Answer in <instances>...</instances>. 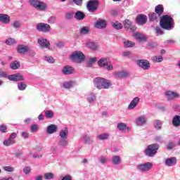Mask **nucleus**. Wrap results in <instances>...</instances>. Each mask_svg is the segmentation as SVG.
<instances>
[{
  "label": "nucleus",
  "mask_w": 180,
  "mask_h": 180,
  "mask_svg": "<svg viewBox=\"0 0 180 180\" xmlns=\"http://www.w3.org/2000/svg\"><path fill=\"white\" fill-rule=\"evenodd\" d=\"M94 84L97 89H109L112 86V82L103 77H96Z\"/></svg>",
  "instance_id": "obj_1"
},
{
  "label": "nucleus",
  "mask_w": 180,
  "mask_h": 180,
  "mask_svg": "<svg viewBox=\"0 0 180 180\" xmlns=\"http://www.w3.org/2000/svg\"><path fill=\"white\" fill-rule=\"evenodd\" d=\"M173 23L174 19H172V17L168 15H162L160 22V27H162V29H165V30H171L174 26Z\"/></svg>",
  "instance_id": "obj_2"
},
{
  "label": "nucleus",
  "mask_w": 180,
  "mask_h": 180,
  "mask_svg": "<svg viewBox=\"0 0 180 180\" xmlns=\"http://www.w3.org/2000/svg\"><path fill=\"white\" fill-rule=\"evenodd\" d=\"M160 145H158V143H153L148 145V147L145 149V155H146L147 157H154L155 154H157Z\"/></svg>",
  "instance_id": "obj_3"
},
{
  "label": "nucleus",
  "mask_w": 180,
  "mask_h": 180,
  "mask_svg": "<svg viewBox=\"0 0 180 180\" xmlns=\"http://www.w3.org/2000/svg\"><path fill=\"white\" fill-rule=\"evenodd\" d=\"M98 64L101 68H104L107 71H112L113 70V65L109 58H102L98 61Z\"/></svg>",
  "instance_id": "obj_4"
},
{
  "label": "nucleus",
  "mask_w": 180,
  "mask_h": 180,
  "mask_svg": "<svg viewBox=\"0 0 180 180\" xmlns=\"http://www.w3.org/2000/svg\"><path fill=\"white\" fill-rule=\"evenodd\" d=\"M30 3L38 11H46L47 9V4L44 3V1H41L40 0H30Z\"/></svg>",
  "instance_id": "obj_5"
},
{
  "label": "nucleus",
  "mask_w": 180,
  "mask_h": 180,
  "mask_svg": "<svg viewBox=\"0 0 180 180\" xmlns=\"http://www.w3.org/2000/svg\"><path fill=\"white\" fill-rule=\"evenodd\" d=\"M70 58L75 63L81 64L85 60V55L81 51H75L70 55Z\"/></svg>",
  "instance_id": "obj_6"
},
{
  "label": "nucleus",
  "mask_w": 180,
  "mask_h": 180,
  "mask_svg": "<svg viewBox=\"0 0 180 180\" xmlns=\"http://www.w3.org/2000/svg\"><path fill=\"white\" fill-rule=\"evenodd\" d=\"M99 6V2L97 0H90L87 2L86 8L89 12H96L98 11V8Z\"/></svg>",
  "instance_id": "obj_7"
},
{
  "label": "nucleus",
  "mask_w": 180,
  "mask_h": 180,
  "mask_svg": "<svg viewBox=\"0 0 180 180\" xmlns=\"http://www.w3.org/2000/svg\"><path fill=\"white\" fill-rule=\"evenodd\" d=\"M136 65L139 67V68H142V70H150V67L151 65L150 64V61L147 59H138L136 60Z\"/></svg>",
  "instance_id": "obj_8"
},
{
  "label": "nucleus",
  "mask_w": 180,
  "mask_h": 180,
  "mask_svg": "<svg viewBox=\"0 0 180 180\" xmlns=\"http://www.w3.org/2000/svg\"><path fill=\"white\" fill-rule=\"evenodd\" d=\"M37 30L43 33H49L51 30V27L49 24L40 22L37 25Z\"/></svg>",
  "instance_id": "obj_9"
},
{
  "label": "nucleus",
  "mask_w": 180,
  "mask_h": 180,
  "mask_svg": "<svg viewBox=\"0 0 180 180\" xmlns=\"http://www.w3.org/2000/svg\"><path fill=\"white\" fill-rule=\"evenodd\" d=\"M153 168V163L147 162L144 164H140L136 166L138 171H141L142 172H147Z\"/></svg>",
  "instance_id": "obj_10"
},
{
  "label": "nucleus",
  "mask_w": 180,
  "mask_h": 180,
  "mask_svg": "<svg viewBox=\"0 0 180 180\" xmlns=\"http://www.w3.org/2000/svg\"><path fill=\"white\" fill-rule=\"evenodd\" d=\"M37 43L40 49H48L50 50V41L44 38H39L37 39Z\"/></svg>",
  "instance_id": "obj_11"
},
{
  "label": "nucleus",
  "mask_w": 180,
  "mask_h": 180,
  "mask_svg": "<svg viewBox=\"0 0 180 180\" xmlns=\"http://www.w3.org/2000/svg\"><path fill=\"white\" fill-rule=\"evenodd\" d=\"M178 160L176 157L167 158L164 159V164L166 167H175Z\"/></svg>",
  "instance_id": "obj_12"
},
{
  "label": "nucleus",
  "mask_w": 180,
  "mask_h": 180,
  "mask_svg": "<svg viewBox=\"0 0 180 180\" xmlns=\"http://www.w3.org/2000/svg\"><path fill=\"white\" fill-rule=\"evenodd\" d=\"M9 81H13L18 82L19 81H25V77L20 73H16L14 75H10L8 77Z\"/></svg>",
  "instance_id": "obj_13"
},
{
  "label": "nucleus",
  "mask_w": 180,
  "mask_h": 180,
  "mask_svg": "<svg viewBox=\"0 0 180 180\" xmlns=\"http://www.w3.org/2000/svg\"><path fill=\"white\" fill-rule=\"evenodd\" d=\"M165 96L167 101H174V99L179 98V94L172 91H167L165 92Z\"/></svg>",
  "instance_id": "obj_14"
},
{
  "label": "nucleus",
  "mask_w": 180,
  "mask_h": 180,
  "mask_svg": "<svg viewBox=\"0 0 180 180\" xmlns=\"http://www.w3.org/2000/svg\"><path fill=\"white\" fill-rule=\"evenodd\" d=\"M148 20V18H147V15L143 14H139L136 17V23L138 25H146Z\"/></svg>",
  "instance_id": "obj_15"
},
{
  "label": "nucleus",
  "mask_w": 180,
  "mask_h": 180,
  "mask_svg": "<svg viewBox=\"0 0 180 180\" xmlns=\"http://www.w3.org/2000/svg\"><path fill=\"white\" fill-rule=\"evenodd\" d=\"M123 25L124 29H127V30H129V29L130 32H134V27H133V23L131 22V21H130V20L126 19L123 22Z\"/></svg>",
  "instance_id": "obj_16"
},
{
  "label": "nucleus",
  "mask_w": 180,
  "mask_h": 180,
  "mask_svg": "<svg viewBox=\"0 0 180 180\" xmlns=\"http://www.w3.org/2000/svg\"><path fill=\"white\" fill-rule=\"evenodd\" d=\"M140 103V98L139 97H135L131 103L128 105V109L129 110H131L132 109H134L137 105Z\"/></svg>",
  "instance_id": "obj_17"
},
{
  "label": "nucleus",
  "mask_w": 180,
  "mask_h": 180,
  "mask_svg": "<svg viewBox=\"0 0 180 180\" xmlns=\"http://www.w3.org/2000/svg\"><path fill=\"white\" fill-rule=\"evenodd\" d=\"M57 130H58V127L56 124H51L46 128V133L48 134H53L54 133H57Z\"/></svg>",
  "instance_id": "obj_18"
},
{
  "label": "nucleus",
  "mask_w": 180,
  "mask_h": 180,
  "mask_svg": "<svg viewBox=\"0 0 180 180\" xmlns=\"http://www.w3.org/2000/svg\"><path fill=\"white\" fill-rule=\"evenodd\" d=\"M94 26L96 29H105L106 27V21L105 20H97L94 23Z\"/></svg>",
  "instance_id": "obj_19"
},
{
  "label": "nucleus",
  "mask_w": 180,
  "mask_h": 180,
  "mask_svg": "<svg viewBox=\"0 0 180 180\" xmlns=\"http://www.w3.org/2000/svg\"><path fill=\"white\" fill-rule=\"evenodd\" d=\"M17 51L19 54H24V53H27L29 51V46L26 45H18L17 46Z\"/></svg>",
  "instance_id": "obj_20"
},
{
  "label": "nucleus",
  "mask_w": 180,
  "mask_h": 180,
  "mask_svg": "<svg viewBox=\"0 0 180 180\" xmlns=\"http://www.w3.org/2000/svg\"><path fill=\"white\" fill-rule=\"evenodd\" d=\"M129 75V72L125 70H122V71L115 72L116 78H127Z\"/></svg>",
  "instance_id": "obj_21"
},
{
  "label": "nucleus",
  "mask_w": 180,
  "mask_h": 180,
  "mask_svg": "<svg viewBox=\"0 0 180 180\" xmlns=\"http://www.w3.org/2000/svg\"><path fill=\"white\" fill-rule=\"evenodd\" d=\"M86 98L89 103H94L96 101V96L94 93H89L86 95Z\"/></svg>",
  "instance_id": "obj_22"
},
{
  "label": "nucleus",
  "mask_w": 180,
  "mask_h": 180,
  "mask_svg": "<svg viewBox=\"0 0 180 180\" xmlns=\"http://www.w3.org/2000/svg\"><path fill=\"white\" fill-rule=\"evenodd\" d=\"M62 72L65 75H70L74 72V68H72V67L66 65L63 68Z\"/></svg>",
  "instance_id": "obj_23"
},
{
  "label": "nucleus",
  "mask_w": 180,
  "mask_h": 180,
  "mask_svg": "<svg viewBox=\"0 0 180 180\" xmlns=\"http://www.w3.org/2000/svg\"><path fill=\"white\" fill-rule=\"evenodd\" d=\"M147 122V120L146 119L145 116H140L136 120V123L137 126H143V124H146Z\"/></svg>",
  "instance_id": "obj_24"
},
{
  "label": "nucleus",
  "mask_w": 180,
  "mask_h": 180,
  "mask_svg": "<svg viewBox=\"0 0 180 180\" xmlns=\"http://www.w3.org/2000/svg\"><path fill=\"white\" fill-rule=\"evenodd\" d=\"M174 127H179L180 126V115H175L172 121Z\"/></svg>",
  "instance_id": "obj_25"
},
{
  "label": "nucleus",
  "mask_w": 180,
  "mask_h": 180,
  "mask_svg": "<svg viewBox=\"0 0 180 180\" xmlns=\"http://www.w3.org/2000/svg\"><path fill=\"white\" fill-rule=\"evenodd\" d=\"M155 12L158 16H161V15L164 13V6L161 4L156 6L155 8Z\"/></svg>",
  "instance_id": "obj_26"
},
{
  "label": "nucleus",
  "mask_w": 180,
  "mask_h": 180,
  "mask_svg": "<svg viewBox=\"0 0 180 180\" xmlns=\"http://www.w3.org/2000/svg\"><path fill=\"white\" fill-rule=\"evenodd\" d=\"M75 18H76L77 20H84V19H85V13L82 11H77L75 14Z\"/></svg>",
  "instance_id": "obj_27"
},
{
  "label": "nucleus",
  "mask_w": 180,
  "mask_h": 180,
  "mask_svg": "<svg viewBox=\"0 0 180 180\" xmlns=\"http://www.w3.org/2000/svg\"><path fill=\"white\" fill-rule=\"evenodd\" d=\"M10 17L6 14H0V22L2 23H9L10 22Z\"/></svg>",
  "instance_id": "obj_28"
},
{
  "label": "nucleus",
  "mask_w": 180,
  "mask_h": 180,
  "mask_svg": "<svg viewBox=\"0 0 180 180\" xmlns=\"http://www.w3.org/2000/svg\"><path fill=\"white\" fill-rule=\"evenodd\" d=\"M109 137H110V134L108 133H103L97 136L98 140H101L102 141L108 140Z\"/></svg>",
  "instance_id": "obj_29"
},
{
  "label": "nucleus",
  "mask_w": 180,
  "mask_h": 180,
  "mask_svg": "<svg viewBox=\"0 0 180 180\" xmlns=\"http://www.w3.org/2000/svg\"><path fill=\"white\" fill-rule=\"evenodd\" d=\"M112 162L114 165H119V164L122 162V159H120V156L119 155L112 156Z\"/></svg>",
  "instance_id": "obj_30"
},
{
  "label": "nucleus",
  "mask_w": 180,
  "mask_h": 180,
  "mask_svg": "<svg viewBox=\"0 0 180 180\" xmlns=\"http://www.w3.org/2000/svg\"><path fill=\"white\" fill-rule=\"evenodd\" d=\"M20 68V63H19V61L18 60L13 61L10 64V68H11V70H18Z\"/></svg>",
  "instance_id": "obj_31"
},
{
  "label": "nucleus",
  "mask_w": 180,
  "mask_h": 180,
  "mask_svg": "<svg viewBox=\"0 0 180 180\" xmlns=\"http://www.w3.org/2000/svg\"><path fill=\"white\" fill-rule=\"evenodd\" d=\"M58 146L60 147H67V146H68V141L67 139L60 138L58 142Z\"/></svg>",
  "instance_id": "obj_32"
},
{
  "label": "nucleus",
  "mask_w": 180,
  "mask_h": 180,
  "mask_svg": "<svg viewBox=\"0 0 180 180\" xmlns=\"http://www.w3.org/2000/svg\"><path fill=\"white\" fill-rule=\"evenodd\" d=\"M158 18H160V16H158L156 13H150L149 14L150 22H155V20H158Z\"/></svg>",
  "instance_id": "obj_33"
},
{
  "label": "nucleus",
  "mask_w": 180,
  "mask_h": 180,
  "mask_svg": "<svg viewBox=\"0 0 180 180\" xmlns=\"http://www.w3.org/2000/svg\"><path fill=\"white\" fill-rule=\"evenodd\" d=\"M59 137L60 139H68V131L67 129H62L59 132Z\"/></svg>",
  "instance_id": "obj_34"
},
{
  "label": "nucleus",
  "mask_w": 180,
  "mask_h": 180,
  "mask_svg": "<svg viewBox=\"0 0 180 180\" xmlns=\"http://www.w3.org/2000/svg\"><path fill=\"white\" fill-rule=\"evenodd\" d=\"M134 36L135 39H136V40H139V41H146V37H144V35H143L142 34L137 32L135 33Z\"/></svg>",
  "instance_id": "obj_35"
},
{
  "label": "nucleus",
  "mask_w": 180,
  "mask_h": 180,
  "mask_svg": "<svg viewBox=\"0 0 180 180\" xmlns=\"http://www.w3.org/2000/svg\"><path fill=\"white\" fill-rule=\"evenodd\" d=\"M117 127L120 131H124L127 129V124L123 122H120L117 124Z\"/></svg>",
  "instance_id": "obj_36"
},
{
  "label": "nucleus",
  "mask_w": 180,
  "mask_h": 180,
  "mask_svg": "<svg viewBox=\"0 0 180 180\" xmlns=\"http://www.w3.org/2000/svg\"><path fill=\"white\" fill-rule=\"evenodd\" d=\"M86 46L91 50H98V44H96L95 42H89L86 44Z\"/></svg>",
  "instance_id": "obj_37"
},
{
  "label": "nucleus",
  "mask_w": 180,
  "mask_h": 180,
  "mask_svg": "<svg viewBox=\"0 0 180 180\" xmlns=\"http://www.w3.org/2000/svg\"><path fill=\"white\" fill-rule=\"evenodd\" d=\"M17 86L19 91H25L27 88V84L25 82H18Z\"/></svg>",
  "instance_id": "obj_38"
},
{
  "label": "nucleus",
  "mask_w": 180,
  "mask_h": 180,
  "mask_svg": "<svg viewBox=\"0 0 180 180\" xmlns=\"http://www.w3.org/2000/svg\"><path fill=\"white\" fill-rule=\"evenodd\" d=\"M62 86L65 89H70V88H72V86H74V82H65L63 84Z\"/></svg>",
  "instance_id": "obj_39"
},
{
  "label": "nucleus",
  "mask_w": 180,
  "mask_h": 180,
  "mask_svg": "<svg viewBox=\"0 0 180 180\" xmlns=\"http://www.w3.org/2000/svg\"><path fill=\"white\" fill-rule=\"evenodd\" d=\"M152 61L153 63H162V61H163L164 58H162V56H153L152 58Z\"/></svg>",
  "instance_id": "obj_40"
},
{
  "label": "nucleus",
  "mask_w": 180,
  "mask_h": 180,
  "mask_svg": "<svg viewBox=\"0 0 180 180\" xmlns=\"http://www.w3.org/2000/svg\"><path fill=\"white\" fill-rule=\"evenodd\" d=\"M82 139L85 144H89L91 143V136H89L88 134H84L82 136Z\"/></svg>",
  "instance_id": "obj_41"
},
{
  "label": "nucleus",
  "mask_w": 180,
  "mask_h": 180,
  "mask_svg": "<svg viewBox=\"0 0 180 180\" xmlns=\"http://www.w3.org/2000/svg\"><path fill=\"white\" fill-rule=\"evenodd\" d=\"M96 61H98V58H91L89 59V61L87 62V66L88 67H92Z\"/></svg>",
  "instance_id": "obj_42"
},
{
  "label": "nucleus",
  "mask_w": 180,
  "mask_h": 180,
  "mask_svg": "<svg viewBox=\"0 0 180 180\" xmlns=\"http://www.w3.org/2000/svg\"><path fill=\"white\" fill-rule=\"evenodd\" d=\"M112 27H114V29H116L117 30L123 29V25H122V23L119 22L117 21L112 23Z\"/></svg>",
  "instance_id": "obj_43"
},
{
  "label": "nucleus",
  "mask_w": 180,
  "mask_h": 180,
  "mask_svg": "<svg viewBox=\"0 0 180 180\" xmlns=\"http://www.w3.org/2000/svg\"><path fill=\"white\" fill-rule=\"evenodd\" d=\"M4 146L8 147V146H12V144H15V140H12L11 139L8 138L7 140L4 141Z\"/></svg>",
  "instance_id": "obj_44"
},
{
  "label": "nucleus",
  "mask_w": 180,
  "mask_h": 180,
  "mask_svg": "<svg viewBox=\"0 0 180 180\" xmlns=\"http://www.w3.org/2000/svg\"><path fill=\"white\" fill-rule=\"evenodd\" d=\"M45 117L47 119H53V117H54V112L51 110H46L45 111Z\"/></svg>",
  "instance_id": "obj_45"
},
{
  "label": "nucleus",
  "mask_w": 180,
  "mask_h": 180,
  "mask_svg": "<svg viewBox=\"0 0 180 180\" xmlns=\"http://www.w3.org/2000/svg\"><path fill=\"white\" fill-rule=\"evenodd\" d=\"M80 34H88L89 33V27H83L79 30Z\"/></svg>",
  "instance_id": "obj_46"
},
{
  "label": "nucleus",
  "mask_w": 180,
  "mask_h": 180,
  "mask_svg": "<svg viewBox=\"0 0 180 180\" xmlns=\"http://www.w3.org/2000/svg\"><path fill=\"white\" fill-rule=\"evenodd\" d=\"M124 44L125 47H134V42H132L129 40H126L124 41Z\"/></svg>",
  "instance_id": "obj_47"
},
{
  "label": "nucleus",
  "mask_w": 180,
  "mask_h": 180,
  "mask_svg": "<svg viewBox=\"0 0 180 180\" xmlns=\"http://www.w3.org/2000/svg\"><path fill=\"white\" fill-rule=\"evenodd\" d=\"M44 178L45 179H53L54 178V174L53 173H45L44 174Z\"/></svg>",
  "instance_id": "obj_48"
},
{
  "label": "nucleus",
  "mask_w": 180,
  "mask_h": 180,
  "mask_svg": "<svg viewBox=\"0 0 180 180\" xmlns=\"http://www.w3.org/2000/svg\"><path fill=\"white\" fill-rule=\"evenodd\" d=\"M45 61H47V63H50L51 64L54 63V58L53 56H44Z\"/></svg>",
  "instance_id": "obj_49"
},
{
  "label": "nucleus",
  "mask_w": 180,
  "mask_h": 180,
  "mask_svg": "<svg viewBox=\"0 0 180 180\" xmlns=\"http://www.w3.org/2000/svg\"><path fill=\"white\" fill-rule=\"evenodd\" d=\"M16 41H15V39L13 38H8L6 40V44L8 46H12V44H15Z\"/></svg>",
  "instance_id": "obj_50"
},
{
  "label": "nucleus",
  "mask_w": 180,
  "mask_h": 180,
  "mask_svg": "<svg viewBox=\"0 0 180 180\" xmlns=\"http://www.w3.org/2000/svg\"><path fill=\"white\" fill-rule=\"evenodd\" d=\"M167 150H173L175 148V143L172 141H169L167 145Z\"/></svg>",
  "instance_id": "obj_51"
},
{
  "label": "nucleus",
  "mask_w": 180,
  "mask_h": 180,
  "mask_svg": "<svg viewBox=\"0 0 180 180\" xmlns=\"http://www.w3.org/2000/svg\"><path fill=\"white\" fill-rule=\"evenodd\" d=\"M155 128L157 130H161V121L160 120L155 121Z\"/></svg>",
  "instance_id": "obj_52"
},
{
  "label": "nucleus",
  "mask_w": 180,
  "mask_h": 180,
  "mask_svg": "<svg viewBox=\"0 0 180 180\" xmlns=\"http://www.w3.org/2000/svg\"><path fill=\"white\" fill-rule=\"evenodd\" d=\"M66 19H68V20L72 19V18H74V12L70 11L66 13L65 15Z\"/></svg>",
  "instance_id": "obj_53"
},
{
  "label": "nucleus",
  "mask_w": 180,
  "mask_h": 180,
  "mask_svg": "<svg viewBox=\"0 0 180 180\" xmlns=\"http://www.w3.org/2000/svg\"><path fill=\"white\" fill-rule=\"evenodd\" d=\"M98 161L101 164H106L108 162V158H105V156H101L98 158Z\"/></svg>",
  "instance_id": "obj_54"
},
{
  "label": "nucleus",
  "mask_w": 180,
  "mask_h": 180,
  "mask_svg": "<svg viewBox=\"0 0 180 180\" xmlns=\"http://www.w3.org/2000/svg\"><path fill=\"white\" fill-rule=\"evenodd\" d=\"M4 171H6L7 172H13L15 171V168L11 167V166H6L4 167Z\"/></svg>",
  "instance_id": "obj_55"
},
{
  "label": "nucleus",
  "mask_w": 180,
  "mask_h": 180,
  "mask_svg": "<svg viewBox=\"0 0 180 180\" xmlns=\"http://www.w3.org/2000/svg\"><path fill=\"white\" fill-rule=\"evenodd\" d=\"M155 32H156L158 36H160L161 34H164V32H162V30L160 27H156Z\"/></svg>",
  "instance_id": "obj_56"
},
{
  "label": "nucleus",
  "mask_w": 180,
  "mask_h": 180,
  "mask_svg": "<svg viewBox=\"0 0 180 180\" xmlns=\"http://www.w3.org/2000/svg\"><path fill=\"white\" fill-rule=\"evenodd\" d=\"M30 129H31V131L32 133H34V131H37V130H39V126H37V124H32Z\"/></svg>",
  "instance_id": "obj_57"
},
{
  "label": "nucleus",
  "mask_w": 180,
  "mask_h": 180,
  "mask_svg": "<svg viewBox=\"0 0 180 180\" xmlns=\"http://www.w3.org/2000/svg\"><path fill=\"white\" fill-rule=\"evenodd\" d=\"M6 130H8L6 125L5 124L0 125V131H1V133H6Z\"/></svg>",
  "instance_id": "obj_58"
},
{
  "label": "nucleus",
  "mask_w": 180,
  "mask_h": 180,
  "mask_svg": "<svg viewBox=\"0 0 180 180\" xmlns=\"http://www.w3.org/2000/svg\"><path fill=\"white\" fill-rule=\"evenodd\" d=\"M155 141L157 143H162L164 141H162V136H156L154 139Z\"/></svg>",
  "instance_id": "obj_59"
},
{
  "label": "nucleus",
  "mask_w": 180,
  "mask_h": 180,
  "mask_svg": "<svg viewBox=\"0 0 180 180\" xmlns=\"http://www.w3.org/2000/svg\"><path fill=\"white\" fill-rule=\"evenodd\" d=\"M56 18L54 16L51 17L49 20L48 22L49 23H50L51 25H54V23H56Z\"/></svg>",
  "instance_id": "obj_60"
},
{
  "label": "nucleus",
  "mask_w": 180,
  "mask_h": 180,
  "mask_svg": "<svg viewBox=\"0 0 180 180\" xmlns=\"http://www.w3.org/2000/svg\"><path fill=\"white\" fill-rule=\"evenodd\" d=\"M31 169H30V167H25L23 168V172L27 175L29 174V173L30 172Z\"/></svg>",
  "instance_id": "obj_61"
},
{
  "label": "nucleus",
  "mask_w": 180,
  "mask_h": 180,
  "mask_svg": "<svg viewBox=\"0 0 180 180\" xmlns=\"http://www.w3.org/2000/svg\"><path fill=\"white\" fill-rule=\"evenodd\" d=\"M61 180H72V176H71L70 174H68L63 176Z\"/></svg>",
  "instance_id": "obj_62"
},
{
  "label": "nucleus",
  "mask_w": 180,
  "mask_h": 180,
  "mask_svg": "<svg viewBox=\"0 0 180 180\" xmlns=\"http://www.w3.org/2000/svg\"><path fill=\"white\" fill-rule=\"evenodd\" d=\"M82 1L83 0H73V2L75 4V5H77L78 6H82Z\"/></svg>",
  "instance_id": "obj_63"
},
{
  "label": "nucleus",
  "mask_w": 180,
  "mask_h": 180,
  "mask_svg": "<svg viewBox=\"0 0 180 180\" xmlns=\"http://www.w3.org/2000/svg\"><path fill=\"white\" fill-rule=\"evenodd\" d=\"M13 27H15V29H18L20 26V23L19 22V21H15L13 24Z\"/></svg>",
  "instance_id": "obj_64"
}]
</instances>
